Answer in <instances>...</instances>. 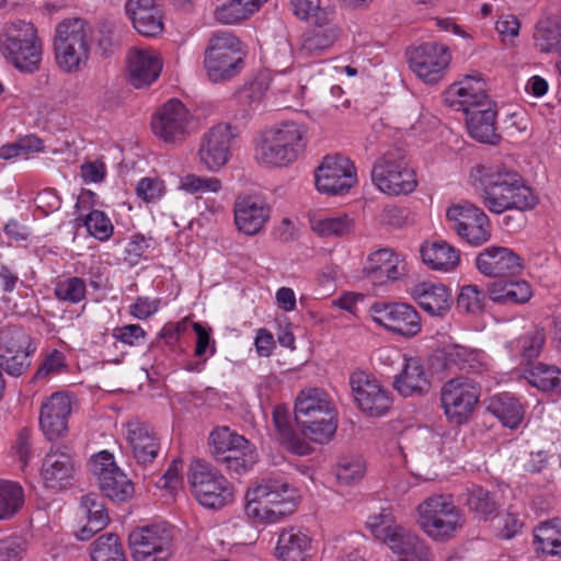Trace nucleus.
Instances as JSON below:
<instances>
[{"mask_svg":"<svg viewBox=\"0 0 561 561\" xmlns=\"http://www.w3.org/2000/svg\"><path fill=\"white\" fill-rule=\"evenodd\" d=\"M188 481L194 497L206 508L220 510L234 500L232 484L204 460L191 465Z\"/></svg>","mask_w":561,"mask_h":561,"instance_id":"nucleus-9","label":"nucleus"},{"mask_svg":"<svg viewBox=\"0 0 561 561\" xmlns=\"http://www.w3.org/2000/svg\"><path fill=\"white\" fill-rule=\"evenodd\" d=\"M545 341L546 335L541 329H536L534 332L520 337L518 344L523 360L530 364L533 359L537 358L542 350Z\"/></svg>","mask_w":561,"mask_h":561,"instance_id":"nucleus-58","label":"nucleus"},{"mask_svg":"<svg viewBox=\"0 0 561 561\" xmlns=\"http://www.w3.org/2000/svg\"><path fill=\"white\" fill-rule=\"evenodd\" d=\"M465 503L471 512L483 518H488L497 510V503L493 495L478 485L467 490Z\"/></svg>","mask_w":561,"mask_h":561,"instance_id":"nucleus-50","label":"nucleus"},{"mask_svg":"<svg viewBox=\"0 0 561 561\" xmlns=\"http://www.w3.org/2000/svg\"><path fill=\"white\" fill-rule=\"evenodd\" d=\"M253 12L243 4L242 0H229L217 7L214 16L221 24H237L248 20Z\"/></svg>","mask_w":561,"mask_h":561,"instance_id":"nucleus-53","label":"nucleus"},{"mask_svg":"<svg viewBox=\"0 0 561 561\" xmlns=\"http://www.w3.org/2000/svg\"><path fill=\"white\" fill-rule=\"evenodd\" d=\"M295 419L304 435L325 443L336 431V411L328 393L319 388L301 390L295 402Z\"/></svg>","mask_w":561,"mask_h":561,"instance_id":"nucleus-3","label":"nucleus"},{"mask_svg":"<svg viewBox=\"0 0 561 561\" xmlns=\"http://www.w3.org/2000/svg\"><path fill=\"white\" fill-rule=\"evenodd\" d=\"M80 508L87 518V524L81 528L78 537L81 540H88L95 533L105 528L110 518L101 496L96 493L83 495L81 497Z\"/></svg>","mask_w":561,"mask_h":561,"instance_id":"nucleus-39","label":"nucleus"},{"mask_svg":"<svg viewBox=\"0 0 561 561\" xmlns=\"http://www.w3.org/2000/svg\"><path fill=\"white\" fill-rule=\"evenodd\" d=\"M341 35L340 26L333 16L323 22H313V28L304 33L300 51L306 56H316L331 48Z\"/></svg>","mask_w":561,"mask_h":561,"instance_id":"nucleus-31","label":"nucleus"},{"mask_svg":"<svg viewBox=\"0 0 561 561\" xmlns=\"http://www.w3.org/2000/svg\"><path fill=\"white\" fill-rule=\"evenodd\" d=\"M411 296L431 316H444L453 305L451 293L442 283H419L411 288Z\"/></svg>","mask_w":561,"mask_h":561,"instance_id":"nucleus-30","label":"nucleus"},{"mask_svg":"<svg viewBox=\"0 0 561 561\" xmlns=\"http://www.w3.org/2000/svg\"><path fill=\"white\" fill-rule=\"evenodd\" d=\"M420 251L423 262L435 271H451L460 261L459 251L444 240L425 242Z\"/></svg>","mask_w":561,"mask_h":561,"instance_id":"nucleus-38","label":"nucleus"},{"mask_svg":"<svg viewBox=\"0 0 561 561\" xmlns=\"http://www.w3.org/2000/svg\"><path fill=\"white\" fill-rule=\"evenodd\" d=\"M311 538L297 527L283 529L277 539L275 556L283 561H306L310 556Z\"/></svg>","mask_w":561,"mask_h":561,"instance_id":"nucleus-32","label":"nucleus"},{"mask_svg":"<svg viewBox=\"0 0 561 561\" xmlns=\"http://www.w3.org/2000/svg\"><path fill=\"white\" fill-rule=\"evenodd\" d=\"M92 561H126L118 536L106 534L100 536L91 546Z\"/></svg>","mask_w":561,"mask_h":561,"instance_id":"nucleus-47","label":"nucleus"},{"mask_svg":"<svg viewBox=\"0 0 561 561\" xmlns=\"http://www.w3.org/2000/svg\"><path fill=\"white\" fill-rule=\"evenodd\" d=\"M24 503V492L20 484L0 480V520L12 518Z\"/></svg>","mask_w":561,"mask_h":561,"instance_id":"nucleus-46","label":"nucleus"},{"mask_svg":"<svg viewBox=\"0 0 561 561\" xmlns=\"http://www.w3.org/2000/svg\"><path fill=\"white\" fill-rule=\"evenodd\" d=\"M364 273L374 284L396 280L402 274L398 255L388 248L379 249L368 256Z\"/></svg>","mask_w":561,"mask_h":561,"instance_id":"nucleus-35","label":"nucleus"},{"mask_svg":"<svg viewBox=\"0 0 561 561\" xmlns=\"http://www.w3.org/2000/svg\"><path fill=\"white\" fill-rule=\"evenodd\" d=\"M374 185L388 196L409 195L417 186L416 173L409 165L403 150L386 151L371 169Z\"/></svg>","mask_w":561,"mask_h":561,"instance_id":"nucleus-8","label":"nucleus"},{"mask_svg":"<svg viewBox=\"0 0 561 561\" xmlns=\"http://www.w3.org/2000/svg\"><path fill=\"white\" fill-rule=\"evenodd\" d=\"M27 551L25 539L11 536L0 540V561H21Z\"/></svg>","mask_w":561,"mask_h":561,"instance_id":"nucleus-61","label":"nucleus"},{"mask_svg":"<svg viewBox=\"0 0 561 561\" xmlns=\"http://www.w3.org/2000/svg\"><path fill=\"white\" fill-rule=\"evenodd\" d=\"M535 546L537 551L561 557V519L541 523L535 530Z\"/></svg>","mask_w":561,"mask_h":561,"instance_id":"nucleus-44","label":"nucleus"},{"mask_svg":"<svg viewBox=\"0 0 561 561\" xmlns=\"http://www.w3.org/2000/svg\"><path fill=\"white\" fill-rule=\"evenodd\" d=\"M471 178L482 205L492 214L527 211L538 204V197L519 173L504 164L478 165Z\"/></svg>","mask_w":561,"mask_h":561,"instance_id":"nucleus-1","label":"nucleus"},{"mask_svg":"<svg viewBox=\"0 0 561 561\" xmlns=\"http://www.w3.org/2000/svg\"><path fill=\"white\" fill-rule=\"evenodd\" d=\"M393 552L402 556L399 561H428V550L419 537L397 525L382 540Z\"/></svg>","mask_w":561,"mask_h":561,"instance_id":"nucleus-33","label":"nucleus"},{"mask_svg":"<svg viewBox=\"0 0 561 561\" xmlns=\"http://www.w3.org/2000/svg\"><path fill=\"white\" fill-rule=\"evenodd\" d=\"M296 490L283 478H266L245 493V513L256 523H277L296 510Z\"/></svg>","mask_w":561,"mask_h":561,"instance_id":"nucleus-2","label":"nucleus"},{"mask_svg":"<svg viewBox=\"0 0 561 561\" xmlns=\"http://www.w3.org/2000/svg\"><path fill=\"white\" fill-rule=\"evenodd\" d=\"M485 306V295L477 285L463 286L457 298L459 310L478 314L483 311Z\"/></svg>","mask_w":561,"mask_h":561,"instance_id":"nucleus-54","label":"nucleus"},{"mask_svg":"<svg viewBox=\"0 0 561 561\" xmlns=\"http://www.w3.org/2000/svg\"><path fill=\"white\" fill-rule=\"evenodd\" d=\"M328 0H290L293 13L301 21L323 22L334 16L329 10Z\"/></svg>","mask_w":561,"mask_h":561,"instance_id":"nucleus-49","label":"nucleus"},{"mask_svg":"<svg viewBox=\"0 0 561 561\" xmlns=\"http://www.w3.org/2000/svg\"><path fill=\"white\" fill-rule=\"evenodd\" d=\"M84 225L88 231L100 241L110 239L113 233L111 220L101 210H92L88 215Z\"/></svg>","mask_w":561,"mask_h":561,"instance_id":"nucleus-59","label":"nucleus"},{"mask_svg":"<svg viewBox=\"0 0 561 561\" xmlns=\"http://www.w3.org/2000/svg\"><path fill=\"white\" fill-rule=\"evenodd\" d=\"M479 272L489 277L514 275L523 268L520 256L505 247H489L476 259Z\"/></svg>","mask_w":561,"mask_h":561,"instance_id":"nucleus-25","label":"nucleus"},{"mask_svg":"<svg viewBox=\"0 0 561 561\" xmlns=\"http://www.w3.org/2000/svg\"><path fill=\"white\" fill-rule=\"evenodd\" d=\"M352 394L359 410L373 417L386 414L392 405V394L379 380L365 371L350 377Z\"/></svg>","mask_w":561,"mask_h":561,"instance_id":"nucleus-15","label":"nucleus"},{"mask_svg":"<svg viewBox=\"0 0 561 561\" xmlns=\"http://www.w3.org/2000/svg\"><path fill=\"white\" fill-rule=\"evenodd\" d=\"M365 462L362 457H343L335 468V477L340 483L351 485L358 482L365 474Z\"/></svg>","mask_w":561,"mask_h":561,"instance_id":"nucleus-52","label":"nucleus"},{"mask_svg":"<svg viewBox=\"0 0 561 561\" xmlns=\"http://www.w3.org/2000/svg\"><path fill=\"white\" fill-rule=\"evenodd\" d=\"M129 82L135 88H144L154 82L161 70L162 61L154 50L133 48L128 55Z\"/></svg>","mask_w":561,"mask_h":561,"instance_id":"nucleus-29","label":"nucleus"},{"mask_svg":"<svg viewBox=\"0 0 561 561\" xmlns=\"http://www.w3.org/2000/svg\"><path fill=\"white\" fill-rule=\"evenodd\" d=\"M449 228L467 243L478 247L491 238V224L488 215L471 203L450 206L446 211Z\"/></svg>","mask_w":561,"mask_h":561,"instance_id":"nucleus-12","label":"nucleus"},{"mask_svg":"<svg viewBox=\"0 0 561 561\" xmlns=\"http://www.w3.org/2000/svg\"><path fill=\"white\" fill-rule=\"evenodd\" d=\"M72 405L70 398L61 392L53 393L41 407L39 426L49 439H58L68 432V419Z\"/></svg>","mask_w":561,"mask_h":561,"instance_id":"nucleus-23","label":"nucleus"},{"mask_svg":"<svg viewBox=\"0 0 561 561\" xmlns=\"http://www.w3.org/2000/svg\"><path fill=\"white\" fill-rule=\"evenodd\" d=\"M126 438L138 465L146 467L159 456L160 440L150 424L138 420L128 422Z\"/></svg>","mask_w":561,"mask_h":561,"instance_id":"nucleus-24","label":"nucleus"},{"mask_svg":"<svg viewBox=\"0 0 561 561\" xmlns=\"http://www.w3.org/2000/svg\"><path fill=\"white\" fill-rule=\"evenodd\" d=\"M107 478V486L104 481L99 483L105 496L116 502H124L131 497L134 484L121 469L112 471Z\"/></svg>","mask_w":561,"mask_h":561,"instance_id":"nucleus-48","label":"nucleus"},{"mask_svg":"<svg viewBox=\"0 0 561 561\" xmlns=\"http://www.w3.org/2000/svg\"><path fill=\"white\" fill-rule=\"evenodd\" d=\"M87 294V286L79 277H69L56 284L55 295L59 300L71 304L80 302Z\"/></svg>","mask_w":561,"mask_h":561,"instance_id":"nucleus-55","label":"nucleus"},{"mask_svg":"<svg viewBox=\"0 0 561 561\" xmlns=\"http://www.w3.org/2000/svg\"><path fill=\"white\" fill-rule=\"evenodd\" d=\"M445 101L465 114L493 104L485 92V82L477 76H466L453 83L446 91Z\"/></svg>","mask_w":561,"mask_h":561,"instance_id":"nucleus-21","label":"nucleus"},{"mask_svg":"<svg viewBox=\"0 0 561 561\" xmlns=\"http://www.w3.org/2000/svg\"><path fill=\"white\" fill-rule=\"evenodd\" d=\"M466 115L467 129L473 139L491 145L499 141L500 135L495 127L496 110L494 104L474 110Z\"/></svg>","mask_w":561,"mask_h":561,"instance_id":"nucleus-36","label":"nucleus"},{"mask_svg":"<svg viewBox=\"0 0 561 561\" xmlns=\"http://www.w3.org/2000/svg\"><path fill=\"white\" fill-rule=\"evenodd\" d=\"M34 351L32 339L23 328H0V367L9 375L21 376L30 367Z\"/></svg>","mask_w":561,"mask_h":561,"instance_id":"nucleus-14","label":"nucleus"},{"mask_svg":"<svg viewBox=\"0 0 561 561\" xmlns=\"http://www.w3.org/2000/svg\"><path fill=\"white\" fill-rule=\"evenodd\" d=\"M488 411L510 428H516L524 417L523 405L510 393H501L491 398Z\"/></svg>","mask_w":561,"mask_h":561,"instance_id":"nucleus-40","label":"nucleus"},{"mask_svg":"<svg viewBox=\"0 0 561 561\" xmlns=\"http://www.w3.org/2000/svg\"><path fill=\"white\" fill-rule=\"evenodd\" d=\"M479 398V387L465 377L448 380L440 390V402L445 415L449 422L457 425L468 421Z\"/></svg>","mask_w":561,"mask_h":561,"instance_id":"nucleus-13","label":"nucleus"},{"mask_svg":"<svg viewBox=\"0 0 561 561\" xmlns=\"http://www.w3.org/2000/svg\"><path fill=\"white\" fill-rule=\"evenodd\" d=\"M244 66L242 44L230 32L215 33L204 53V68L207 78L214 82L229 81L238 76Z\"/></svg>","mask_w":561,"mask_h":561,"instance_id":"nucleus-6","label":"nucleus"},{"mask_svg":"<svg viewBox=\"0 0 561 561\" xmlns=\"http://www.w3.org/2000/svg\"><path fill=\"white\" fill-rule=\"evenodd\" d=\"M525 379L541 391L561 396V370L556 366L539 363L526 370Z\"/></svg>","mask_w":561,"mask_h":561,"instance_id":"nucleus-43","label":"nucleus"},{"mask_svg":"<svg viewBox=\"0 0 561 561\" xmlns=\"http://www.w3.org/2000/svg\"><path fill=\"white\" fill-rule=\"evenodd\" d=\"M192 115L178 99L165 102L152 116L151 129L164 142L176 144L188 135Z\"/></svg>","mask_w":561,"mask_h":561,"instance_id":"nucleus-17","label":"nucleus"},{"mask_svg":"<svg viewBox=\"0 0 561 561\" xmlns=\"http://www.w3.org/2000/svg\"><path fill=\"white\" fill-rule=\"evenodd\" d=\"M411 70L426 83H437L450 61L446 46L425 43L407 51Z\"/></svg>","mask_w":561,"mask_h":561,"instance_id":"nucleus-19","label":"nucleus"},{"mask_svg":"<svg viewBox=\"0 0 561 561\" xmlns=\"http://www.w3.org/2000/svg\"><path fill=\"white\" fill-rule=\"evenodd\" d=\"M443 370L449 374H481L488 370L486 355L461 344L445 345L437 355Z\"/></svg>","mask_w":561,"mask_h":561,"instance_id":"nucleus-22","label":"nucleus"},{"mask_svg":"<svg viewBox=\"0 0 561 561\" xmlns=\"http://www.w3.org/2000/svg\"><path fill=\"white\" fill-rule=\"evenodd\" d=\"M73 455L67 447L50 448L42 463V479L47 488L61 489L67 486L75 473Z\"/></svg>","mask_w":561,"mask_h":561,"instance_id":"nucleus-27","label":"nucleus"},{"mask_svg":"<svg viewBox=\"0 0 561 561\" xmlns=\"http://www.w3.org/2000/svg\"><path fill=\"white\" fill-rule=\"evenodd\" d=\"M396 526L392 512L389 508H382L378 514L370 515L366 522V527L371 535L381 541Z\"/></svg>","mask_w":561,"mask_h":561,"instance_id":"nucleus-56","label":"nucleus"},{"mask_svg":"<svg viewBox=\"0 0 561 561\" xmlns=\"http://www.w3.org/2000/svg\"><path fill=\"white\" fill-rule=\"evenodd\" d=\"M272 421L279 442L290 439L294 430L290 424L289 409L286 405L274 408Z\"/></svg>","mask_w":561,"mask_h":561,"instance_id":"nucleus-62","label":"nucleus"},{"mask_svg":"<svg viewBox=\"0 0 561 561\" xmlns=\"http://www.w3.org/2000/svg\"><path fill=\"white\" fill-rule=\"evenodd\" d=\"M257 461V454L248 439L244 444H237L226 456L217 460L226 467L228 471L241 474L248 471Z\"/></svg>","mask_w":561,"mask_h":561,"instance_id":"nucleus-45","label":"nucleus"},{"mask_svg":"<svg viewBox=\"0 0 561 561\" xmlns=\"http://www.w3.org/2000/svg\"><path fill=\"white\" fill-rule=\"evenodd\" d=\"M369 312L375 323L396 334L411 337L421 331L419 312L409 304L376 301Z\"/></svg>","mask_w":561,"mask_h":561,"instance_id":"nucleus-16","label":"nucleus"},{"mask_svg":"<svg viewBox=\"0 0 561 561\" xmlns=\"http://www.w3.org/2000/svg\"><path fill=\"white\" fill-rule=\"evenodd\" d=\"M236 135L229 124H218L206 131L199 142L198 159L208 171H219L231 157Z\"/></svg>","mask_w":561,"mask_h":561,"instance_id":"nucleus-20","label":"nucleus"},{"mask_svg":"<svg viewBox=\"0 0 561 561\" xmlns=\"http://www.w3.org/2000/svg\"><path fill=\"white\" fill-rule=\"evenodd\" d=\"M311 229L322 238H342L352 233L354 220L346 214L339 216L312 217Z\"/></svg>","mask_w":561,"mask_h":561,"instance_id":"nucleus-42","label":"nucleus"},{"mask_svg":"<svg viewBox=\"0 0 561 561\" xmlns=\"http://www.w3.org/2000/svg\"><path fill=\"white\" fill-rule=\"evenodd\" d=\"M125 10L140 35L156 37L163 32V16L154 0H128Z\"/></svg>","mask_w":561,"mask_h":561,"instance_id":"nucleus-28","label":"nucleus"},{"mask_svg":"<svg viewBox=\"0 0 561 561\" xmlns=\"http://www.w3.org/2000/svg\"><path fill=\"white\" fill-rule=\"evenodd\" d=\"M172 529L163 524L138 527L128 537L135 561H168L172 556Z\"/></svg>","mask_w":561,"mask_h":561,"instance_id":"nucleus-11","label":"nucleus"},{"mask_svg":"<svg viewBox=\"0 0 561 561\" xmlns=\"http://www.w3.org/2000/svg\"><path fill=\"white\" fill-rule=\"evenodd\" d=\"M181 188L191 194L217 193L221 188V183L217 178L187 174L181 179Z\"/></svg>","mask_w":561,"mask_h":561,"instance_id":"nucleus-57","label":"nucleus"},{"mask_svg":"<svg viewBox=\"0 0 561 561\" xmlns=\"http://www.w3.org/2000/svg\"><path fill=\"white\" fill-rule=\"evenodd\" d=\"M3 56L16 69L32 73L39 68L42 42L32 23L15 21L9 23L0 42Z\"/></svg>","mask_w":561,"mask_h":561,"instance_id":"nucleus-7","label":"nucleus"},{"mask_svg":"<svg viewBox=\"0 0 561 561\" xmlns=\"http://www.w3.org/2000/svg\"><path fill=\"white\" fill-rule=\"evenodd\" d=\"M237 444H244V437L227 426L217 427L209 435V449L216 461L226 456Z\"/></svg>","mask_w":561,"mask_h":561,"instance_id":"nucleus-51","label":"nucleus"},{"mask_svg":"<svg viewBox=\"0 0 561 561\" xmlns=\"http://www.w3.org/2000/svg\"><path fill=\"white\" fill-rule=\"evenodd\" d=\"M356 183L353 162L342 154L327 156L316 170V185L320 193L337 195L348 192Z\"/></svg>","mask_w":561,"mask_h":561,"instance_id":"nucleus-18","label":"nucleus"},{"mask_svg":"<svg viewBox=\"0 0 561 561\" xmlns=\"http://www.w3.org/2000/svg\"><path fill=\"white\" fill-rule=\"evenodd\" d=\"M164 192L162 181L153 178L141 179L136 186V194L146 203L159 199Z\"/></svg>","mask_w":561,"mask_h":561,"instance_id":"nucleus-63","label":"nucleus"},{"mask_svg":"<svg viewBox=\"0 0 561 561\" xmlns=\"http://www.w3.org/2000/svg\"><path fill=\"white\" fill-rule=\"evenodd\" d=\"M393 387L403 397L424 394L430 390L428 376L419 358L405 360L401 373L394 378Z\"/></svg>","mask_w":561,"mask_h":561,"instance_id":"nucleus-34","label":"nucleus"},{"mask_svg":"<svg viewBox=\"0 0 561 561\" xmlns=\"http://www.w3.org/2000/svg\"><path fill=\"white\" fill-rule=\"evenodd\" d=\"M115 340L126 344L135 345L140 339H145L146 332L139 324H127L122 328H116L113 331Z\"/></svg>","mask_w":561,"mask_h":561,"instance_id":"nucleus-64","label":"nucleus"},{"mask_svg":"<svg viewBox=\"0 0 561 561\" xmlns=\"http://www.w3.org/2000/svg\"><path fill=\"white\" fill-rule=\"evenodd\" d=\"M270 218V207L257 195L238 197L234 202V222L248 236L259 233Z\"/></svg>","mask_w":561,"mask_h":561,"instance_id":"nucleus-26","label":"nucleus"},{"mask_svg":"<svg viewBox=\"0 0 561 561\" xmlns=\"http://www.w3.org/2000/svg\"><path fill=\"white\" fill-rule=\"evenodd\" d=\"M306 128L296 122H284L266 130L256 147L255 158L260 164L273 168L287 167L295 162L306 147Z\"/></svg>","mask_w":561,"mask_h":561,"instance_id":"nucleus-4","label":"nucleus"},{"mask_svg":"<svg viewBox=\"0 0 561 561\" xmlns=\"http://www.w3.org/2000/svg\"><path fill=\"white\" fill-rule=\"evenodd\" d=\"M534 37L540 51H561V16L556 15L539 21Z\"/></svg>","mask_w":561,"mask_h":561,"instance_id":"nucleus-41","label":"nucleus"},{"mask_svg":"<svg viewBox=\"0 0 561 561\" xmlns=\"http://www.w3.org/2000/svg\"><path fill=\"white\" fill-rule=\"evenodd\" d=\"M417 523L435 540H447L462 528L465 519L457 506L444 495H433L417 506Z\"/></svg>","mask_w":561,"mask_h":561,"instance_id":"nucleus-10","label":"nucleus"},{"mask_svg":"<svg viewBox=\"0 0 561 561\" xmlns=\"http://www.w3.org/2000/svg\"><path fill=\"white\" fill-rule=\"evenodd\" d=\"M91 45V27L83 19H67L56 26L55 59L64 72L72 73L81 70L89 60Z\"/></svg>","mask_w":561,"mask_h":561,"instance_id":"nucleus-5","label":"nucleus"},{"mask_svg":"<svg viewBox=\"0 0 561 561\" xmlns=\"http://www.w3.org/2000/svg\"><path fill=\"white\" fill-rule=\"evenodd\" d=\"M90 470L93 476L96 477L99 483L104 481V484L107 486V476L112 473V471L119 469L115 461L114 457L107 450L100 451L94 455L89 462Z\"/></svg>","mask_w":561,"mask_h":561,"instance_id":"nucleus-60","label":"nucleus"},{"mask_svg":"<svg viewBox=\"0 0 561 561\" xmlns=\"http://www.w3.org/2000/svg\"><path fill=\"white\" fill-rule=\"evenodd\" d=\"M489 298L497 304L518 305L527 302L533 290L524 279L495 280L488 286Z\"/></svg>","mask_w":561,"mask_h":561,"instance_id":"nucleus-37","label":"nucleus"}]
</instances>
